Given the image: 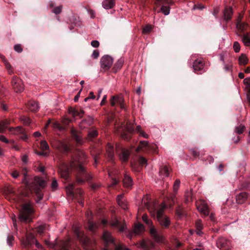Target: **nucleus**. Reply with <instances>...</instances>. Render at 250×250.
Here are the masks:
<instances>
[{
	"label": "nucleus",
	"instance_id": "obj_1",
	"mask_svg": "<svg viewBox=\"0 0 250 250\" xmlns=\"http://www.w3.org/2000/svg\"><path fill=\"white\" fill-rule=\"evenodd\" d=\"M85 159V155L82 151L77 152V156L73 158L70 164V167L63 164L59 168V172L61 177L65 180L69 177V170L71 168H76L78 173L77 175V182L79 184H83L85 181L92 178L90 173H87L85 167L83 166V161Z\"/></svg>",
	"mask_w": 250,
	"mask_h": 250
},
{
	"label": "nucleus",
	"instance_id": "obj_2",
	"mask_svg": "<svg viewBox=\"0 0 250 250\" xmlns=\"http://www.w3.org/2000/svg\"><path fill=\"white\" fill-rule=\"evenodd\" d=\"M22 183L25 184L30 191H34L37 196V202H39L42 200L43 195L40 192L41 188H43L45 185V181L42 179L36 177L34 180L31 183H28L26 179L24 178L22 181Z\"/></svg>",
	"mask_w": 250,
	"mask_h": 250
},
{
	"label": "nucleus",
	"instance_id": "obj_3",
	"mask_svg": "<svg viewBox=\"0 0 250 250\" xmlns=\"http://www.w3.org/2000/svg\"><path fill=\"white\" fill-rule=\"evenodd\" d=\"M142 220L150 227V233L155 241L157 243H163V236L158 233L156 229L152 225V221L148 219L147 215L144 214L142 216Z\"/></svg>",
	"mask_w": 250,
	"mask_h": 250
},
{
	"label": "nucleus",
	"instance_id": "obj_4",
	"mask_svg": "<svg viewBox=\"0 0 250 250\" xmlns=\"http://www.w3.org/2000/svg\"><path fill=\"white\" fill-rule=\"evenodd\" d=\"M33 213V210L30 204H24L20 212L19 218L21 222H29L30 221V216Z\"/></svg>",
	"mask_w": 250,
	"mask_h": 250
},
{
	"label": "nucleus",
	"instance_id": "obj_5",
	"mask_svg": "<svg viewBox=\"0 0 250 250\" xmlns=\"http://www.w3.org/2000/svg\"><path fill=\"white\" fill-rule=\"evenodd\" d=\"M113 62V59L111 56L104 55L100 60L101 67L104 70H108L112 66Z\"/></svg>",
	"mask_w": 250,
	"mask_h": 250
},
{
	"label": "nucleus",
	"instance_id": "obj_6",
	"mask_svg": "<svg viewBox=\"0 0 250 250\" xmlns=\"http://www.w3.org/2000/svg\"><path fill=\"white\" fill-rule=\"evenodd\" d=\"M74 232L78 239L81 242L83 248L85 249H88L90 243L89 239L83 233H82L78 228L74 229Z\"/></svg>",
	"mask_w": 250,
	"mask_h": 250
},
{
	"label": "nucleus",
	"instance_id": "obj_7",
	"mask_svg": "<svg viewBox=\"0 0 250 250\" xmlns=\"http://www.w3.org/2000/svg\"><path fill=\"white\" fill-rule=\"evenodd\" d=\"M12 85L16 92H21L24 90L23 82L20 79L14 77L12 80Z\"/></svg>",
	"mask_w": 250,
	"mask_h": 250
},
{
	"label": "nucleus",
	"instance_id": "obj_8",
	"mask_svg": "<svg viewBox=\"0 0 250 250\" xmlns=\"http://www.w3.org/2000/svg\"><path fill=\"white\" fill-rule=\"evenodd\" d=\"M197 209L205 216L209 214V210L207 203L204 200H200L196 203Z\"/></svg>",
	"mask_w": 250,
	"mask_h": 250
},
{
	"label": "nucleus",
	"instance_id": "obj_9",
	"mask_svg": "<svg viewBox=\"0 0 250 250\" xmlns=\"http://www.w3.org/2000/svg\"><path fill=\"white\" fill-rule=\"evenodd\" d=\"M124 100L122 96H112L110 100L111 106H114L116 104H118L120 105L121 108H124L123 104Z\"/></svg>",
	"mask_w": 250,
	"mask_h": 250
},
{
	"label": "nucleus",
	"instance_id": "obj_10",
	"mask_svg": "<svg viewBox=\"0 0 250 250\" xmlns=\"http://www.w3.org/2000/svg\"><path fill=\"white\" fill-rule=\"evenodd\" d=\"M102 239L104 242L105 245L113 243L114 242L113 237L111 233L107 231H104V232L102 236Z\"/></svg>",
	"mask_w": 250,
	"mask_h": 250
},
{
	"label": "nucleus",
	"instance_id": "obj_11",
	"mask_svg": "<svg viewBox=\"0 0 250 250\" xmlns=\"http://www.w3.org/2000/svg\"><path fill=\"white\" fill-rule=\"evenodd\" d=\"M117 201L119 206L123 209L126 210L127 209V203L124 199L123 194H120L117 196Z\"/></svg>",
	"mask_w": 250,
	"mask_h": 250
},
{
	"label": "nucleus",
	"instance_id": "obj_12",
	"mask_svg": "<svg viewBox=\"0 0 250 250\" xmlns=\"http://www.w3.org/2000/svg\"><path fill=\"white\" fill-rule=\"evenodd\" d=\"M204 62L203 59H199L195 60L193 64V67L196 72L202 70L204 68Z\"/></svg>",
	"mask_w": 250,
	"mask_h": 250
},
{
	"label": "nucleus",
	"instance_id": "obj_13",
	"mask_svg": "<svg viewBox=\"0 0 250 250\" xmlns=\"http://www.w3.org/2000/svg\"><path fill=\"white\" fill-rule=\"evenodd\" d=\"M140 247L145 250H151L155 248V244L150 241H143L140 243Z\"/></svg>",
	"mask_w": 250,
	"mask_h": 250
},
{
	"label": "nucleus",
	"instance_id": "obj_14",
	"mask_svg": "<svg viewBox=\"0 0 250 250\" xmlns=\"http://www.w3.org/2000/svg\"><path fill=\"white\" fill-rule=\"evenodd\" d=\"M157 221L161 226L165 228H168L170 224L169 218L166 215L158 218Z\"/></svg>",
	"mask_w": 250,
	"mask_h": 250
},
{
	"label": "nucleus",
	"instance_id": "obj_15",
	"mask_svg": "<svg viewBox=\"0 0 250 250\" xmlns=\"http://www.w3.org/2000/svg\"><path fill=\"white\" fill-rule=\"evenodd\" d=\"M93 119L92 117H89L86 119L83 120L80 124V127L81 129L85 128L93 124Z\"/></svg>",
	"mask_w": 250,
	"mask_h": 250
},
{
	"label": "nucleus",
	"instance_id": "obj_16",
	"mask_svg": "<svg viewBox=\"0 0 250 250\" xmlns=\"http://www.w3.org/2000/svg\"><path fill=\"white\" fill-rule=\"evenodd\" d=\"M68 113L72 115V116L75 118L76 117H82L84 113V111L83 110L79 111L78 110L73 108L72 107H70L68 109Z\"/></svg>",
	"mask_w": 250,
	"mask_h": 250
},
{
	"label": "nucleus",
	"instance_id": "obj_17",
	"mask_svg": "<svg viewBox=\"0 0 250 250\" xmlns=\"http://www.w3.org/2000/svg\"><path fill=\"white\" fill-rule=\"evenodd\" d=\"M4 194L6 198L10 199L11 197H14L15 195V191L12 187L9 186L5 188Z\"/></svg>",
	"mask_w": 250,
	"mask_h": 250
},
{
	"label": "nucleus",
	"instance_id": "obj_18",
	"mask_svg": "<svg viewBox=\"0 0 250 250\" xmlns=\"http://www.w3.org/2000/svg\"><path fill=\"white\" fill-rule=\"evenodd\" d=\"M123 183L125 187L129 188L132 186V180L131 178L125 174L123 179Z\"/></svg>",
	"mask_w": 250,
	"mask_h": 250
},
{
	"label": "nucleus",
	"instance_id": "obj_19",
	"mask_svg": "<svg viewBox=\"0 0 250 250\" xmlns=\"http://www.w3.org/2000/svg\"><path fill=\"white\" fill-rule=\"evenodd\" d=\"M114 4V0H104L102 3L103 7L106 9L112 8Z\"/></svg>",
	"mask_w": 250,
	"mask_h": 250
},
{
	"label": "nucleus",
	"instance_id": "obj_20",
	"mask_svg": "<svg viewBox=\"0 0 250 250\" xmlns=\"http://www.w3.org/2000/svg\"><path fill=\"white\" fill-rule=\"evenodd\" d=\"M159 173L162 178L167 177L169 175V168L166 166H162L161 167Z\"/></svg>",
	"mask_w": 250,
	"mask_h": 250
},
{
	"label": "nucleus",
	"instance_id": "obj_21",
	"mask_svg": "<svg viewBox=\"0 0 250 250\" xmlns=\"http://www.w3.org/2000/svg\"><path fill=\"white\" fill-rule=\"evenodd\" d=\"M10 120L9 119H4L0 122V132H3L7 127V125L10 124Z\"/></svg>",
	"mask_w": 250,
	"mask_h": 250
},
{
	"label": "nucleus",
	"instance_id": "obj_22",
	"mask_svg": "<svg viewBox=\"0 0 250 250\" xmlns=\"http://www.w3.org/2000/svg\"><path fill=\"white\" fill-rule=\"evenodd\" d=\"M28 108L31 111L36 112L38 110L39 106L38 103L32 101H30L28 103Z\"/></svg>",
	"mask_w": 250,
	"mask_h": 250
},
{
	"label": "nucleus",
	"instance_id": "obj_23",
	"mask_svg": "<svg viewBox=\"0 0 250 250\" xmlns=\"http://www.w3.org/2000/svg\"><path fill=\"white\" fill-rule=\"evenodd\" d=\"M145 229L143 225L138 224L135 226L133 232L135 234H140L144 232Z\"/></svg>",
	"mask_w": 250,
	"mask_h": 250
},
{
	"label": "nucleus",
	"instance_id": "obj_24",
	"mask_svg": "<svg viewBox=\"0 0 250 250\" xmlns=\"http://www.w3.org/2000/svg\"><path fill=\"white\" fill-rule=\"evenodd\" d=\"M232 15V9L231 7H228L225 8L224 11V19L226 21H228L230 19L231 15Z\"/></svg>",
	"mask_w": 250,
	"mask_h": 250
},
{
	"label": "nucleus",
	"instance_id": "obj_25",
	"mask_svg": "<svg viewBox=\"0 0 250 250\" xmlns=\"http://www.w3.org/2000/svg\"><path fill=\"white\" fill-rule=\"evenodd\" d=\"M166 208V206L165 204H162L159 208H158L156 211V216L157 219H158L159 217H162L165 216V215L164 214V210Z\"/></svg>",
	"mask_w": 250,
	"mask_h": 250
},
{
	"label": "nucleus",
	"instance_id": "obj_26",
	"mask_svg": "<svg viewBox=\"0 0 250 250\" xmlns=\"http://www.w3.org/2000/svg\"><path fill=\"white\" fill-rule=\"evenodd\" d=\"M26 239L27 244L31 245L32 243H34L35 242L36 246L38 248L40 247V244L37 242L36 240L35 239L34 236L33 234H30L29 236H28Z\"/></svg>",
	"mask_w": 250,
	"mask_h": 250
},
{
	"label": "nucleus",
	"instance_id": "obj_27",
	"mask_svg": "<svg viewBox=\"0 0 250 250\" xmlns=\"http://www.w3.org/2000/svg\"><path fill=\"white\" fill-rule=\"evenodd\" d=\"M129 156V152L128 150L125 149H123L122 153L120 156V158L122 161H126Z\"/></svg>",
	"mask_w": 250,
	"mask_h": 250
},
{
	"label": "nucleus",
	"instance_id": "obj_28",
	"mask_svg": "<svg viewBox=\"0 0 250 250\" xmlns=\"http://www.w3.org/2000/svg\"><path fill=\"white\" fill-rule=\"evenodd\" d=\"M58 145L56 146L58 149L66 152L69 149V146L59 141L58 142Z\"/></svg>",
	"mask_w": 250,
	"mask_h": 250
},
{
	"label": "nucleus",
	"instance_id": "obj_29",
	"mask_svg": "<svg viewBox=\"0 0 250 250\" xmlns=\"http://www.w3.org/2000/svg\"><path fill=\"white\" fill-rule=\"evenodd\" d=\"M106 152L108 156L112 159L114 157L113 147L111 144H108L106 148Z\"/></svg>",
	"mask_w": 250,
	"mask_h": 250
},
{
	"label": "nucleus",
	"instance_id": "obj_30",
	"mask_svg": "<svg viewBox=\"0 0 250 250\" xmlns=\"http://www.w3.org/2000/svg\"><path fill=\"white\" fill-rule=\"evenodd\" d=\"M124 63V59L122 58H120L115 63L114 66V69L116 71L120 69L122 67Z\"/></svg>",
	"mask_w": 250,
	"mask_h": 250
},
{
	"label": "nucleus",
	"instance_id": "obj_31",
	"mask_svg": "<svg viewBox=\"0 0 250 250\" xmlns=\"http://www.w3.org/2000/svg\"><path fill=\"white\" fill-rule=\"evenodd\" d=\"M73 188L74 184H69L66 187V191L68 196L71 197H73L74 196Z\"/></svg>",
	"mask_w": 250,
	"mask_h": 250
},
{
	"label": "nucleus",
	"instance_id": "obj_32",
	"mask_svg": "<svg viewBox=\"0 0 250 250\" xmlns=\"http://www.w3.org/2000/svg\"><path fill=\"white\" fill-rule=\"evenodd\" d=\"M248 62V60L244 54H242L239 58V63L240 65H245Z\"/></svg>",
	"mask_w": 250,
	"mask_h": 250
},
{
	"label": "nucleus",
	"instance_id": "obj_33",
	"mask_svg": "<svg viewBox=\"0 0 250 250\" xmlns=\"http://www.w3.org/2000/svg\"><path fill=\"white\" fill-rule=\"evenodd\" d=\"M98 224L96 223H94L91 221L90 220H88V228L89 230L91 231H94L98 228Z\"/></svg>",
	"mask_w": 250,
	"mask_h": 250
},
{
	"label": "nucleus",
	"instance_id": "obj_34",
	"mask_svg": "<svg viewBox=\"0 0 250 250\" xmlns=\"http://www.w3.org/2000/svg\"><path fill=\"white\" fill-rule=\"evenodd\" d=\"M248 27V24L245 22H240L236 23V28L237 29L241 31L245 30Z\"/></svg>",
	"mask_w": 250,
	"mask_h": 250
},
{
	"label": "nucleus",
	"instance_id": "obj_35",
	"mask_svg": "<svg viewBox=\"0 0 250 250\" xmlns=\"http://www.w3.org/2000/svg\"><path fill=\"white\" fill-rule=\"evenodd\" d=\"M98 134L97 131L95 129L92 128L88 133V139L91 140L93 138L96 137Z\"/></svg>",
	"mask_w": 250,
	"mask_h": 250
},
{
	"label": "nucleus",
	"instance_id": "obj_36",
	"mask_svg": "<svg viewBox=\"0 0 250 250\" xmlns=\"http://www.w3.org/2000/svg\"><path fill=\"white\" fill-rule=\"evenodd\" d=\"M58 245H59V247L62 250H68L67 249L68 246L69 245V242L68 241H60Z\"/></svg>",
	"mask_w": 250,
	"mask_h": 250
},
{
	"label": "nucleus",
	"instance_id": "obj_37",
	"mask_svg": "<svg viewBox=\"0 0 250 250\" xmlns=\"http://www.w3.org/2000/svg\"><path fill=\"white\" fill-rule=\"evenodd\" d=\"M196 233L198 235H200L201 234V229L203 228V225L202 224V222L200 220H198L196 222Z\"/></svg>",
	"mask_w": 250,
	"mask_h": 250
},
{
	"label": "nucleus",
	"instance_id": "obj_38",
	"mask_svg": "<svg viewBox=\"0 0 250 250\" xmlns=\"http://www.w3.org/2000/svg\"><path fill=\"white\" fill-rule=\"evenodd\" d=\"M245 126L241 124L236 126L235 128V132L238 134H241L244 131Z\"/></svg>",
	"mask_w": 250,
	"mask_h": 250
},
{
	"label": "nucleus",
	"instance_id": "obj_39",
	"mask_svg": "<svg viewBox=\"0 0 250 250\" xmlns=\"http://www.w3.org/2000/svg\"><path fill=\"white\" fill-rule=\"evenodd\" d=\"M71 134L73 138L78 143H81L82 142L81 137L77 134V133L75 129H72Z\"/></svg>",
	"mask_w": 250,
	"mask_h": 250
},
{
	"label": "nucleus",
	"instance_id": "obj_40",
	"mask_svg": "<svg viewBox=\"0 0 250 250\" xmlns=\"http://www.w3.org/2000/svg\"><path fill=\"white\" fill-rule=\"evenodd\" d=\"M47 229V226L45 224L42 225L38 227L36 229L37 232L40 234H42L43 231Z\"/></svg>",
	"mask_w": 250,
	"mask_h": 250
},
{
	"label": "nucleus",
	"instance_id": "obj_41",
	"mask_svg": "<svg viewBox=\"0 0 250 250\" xmlns=\"http://www.w3.org/2000/svg\"><path fill=\"white\" fill-rule=\"evenodd\" d=\"M242 41L246 46H248L250 45V38L248 35H245L243 36Z\"/></svg>",
	"mask_w": 250,
	"mask_h": 250
},
{
	"label": "nucleus",
	"instance_id": "obj_42",
	"mask_svg": "<svg viewBox=\"0 0 250 250\" xmlns=\"http://www.w3.org/2000/svg\"><path fill=\"white\" fill-rule=\"evenodd\" d=\"M125 128L129 133H132L134 131L133 125L130 122H128L126 123V125Z\"/></svg>",
	"mask_w": 250,
	"mask_h": 250
},
{
	"label": "nucleus",
	"instance_id": "obj_43",
	"mask_svg": "<svg viewBox=\"0 0 250 250\" xmlns=\"http://www.w3.org/2000/svg\"><path fill=\"white\" fill-rule=\"evenodd\" d=\"M5 67L6 69L7 70L9 74H11L14 73V69L12 67V66L10 64V63L7 61L5 62V63H4Z\"/></svg>",
	"mask_w": 250,
	"mask_h": 250
},
{
	"label": "nucleus",
	"instance_id": "obj_44",
	"mask_svg": "<svg viewBox=\"0 0 250 250\" xmlns=\"http://www.w3.org/2000/svg\"><path fill=\"white\" fill-rule=\"evenodd\" d=\"M40 148L42 150H46L49 149V146L45 141H42L40 144Z\"/></svg>",
	"mask_w": 250,
	"mask_h": 250
},
{
	"label": "nucleus",
	"instance_id": "obj_45",
	"mask_svg": "<svg viewBox=\"0 0 250 250\" xmlns=\"http://www.w3.org/2000/svg\"><path fill=\"white\" fill-rule=\"evenodd\" d=\"M243 82L245 84V90L250 89V78H246L244 79Z\"/></svg>",
	"mask_w": 250,
	"mask_h": 250
},
{
	"label": "nucleus",
	"instance_id": "obj_46",
	"mask_svg": "<svg viewBox=\"0 0 250 250\" xmlns=\"http://www.w3.org/2000/svg\"><path fill=\"white\" fill-rule=\"evenodd\" d=\"M148 142L146 141H143L140 142V145L136 148V151L139 152L142 147L147 146Z\"/></svg>",
	"mask_w": 250,
	"mask_h": 250
},
{
	"label": "nucleus",
	"instance_id": "obj_47",
	"mask_svg": "<svg viewBox=\"0 0 250 250\" xmlns=\"http://www.w3.org/2000/svg\"><path fill=\"white\" fill-rule=\"evenodd\" d=\"M21 121L22 122V123L25 125H29L31 123L30 119L29 118L26 117H21Z\"/></svg>",
	"mask_w": 250,
	"mask_h": 250
},
{
	"label": "nucleus",
	"instance_id": "obj_48",
	"mask_svg": "<svg viewBox=\"0 0 250 250\" xmlns=\"http://www.w3.org/2000/svg\"><path fill=\"white\" fill-rule=\"evenodd\" d=\"M161 11L165 15H168L169 13V7L168 6H162Z\"/></svg>",
	"mask_w": 250,
	"mask_h": 250
},
{
	"label": "nucleus",
	"instance_id": "obj_49",
	"mask_svg": "<svg viewBox=\"0 0 250 250\" xmlns=\"http://www.w3.org/2000/svg\"><path fill=\"white\" fill-rule=\"evenodd\" d=\"M233 49L236 53L239 52L240 50V45L237 42H235L233 43Z\"/></svg>",
	"mask_w": 250,
	"mask_h": 250
},
{
	"label": "nucleus",
	"instance_id": "obj_50",
	"mask_svg": "<svg viewBox=\"0 0 250 250\" xmlns=\"http://www.w3.org/2000/svg\"><path fill=\"white\" fill-rule=\"evenodd\" d=\"M180 185V181L179 179L176 180L173 186V190L174 191L176 192L177 191L179 188Z\"/></svg>",
	"mask_w": 250,
	"mask_h": 250
},
{
	"label": "nucleus",
	"instance_id": "obj_51",
	"mask_svg": "<svg viewBox=\"0 0 250 250\" xmlns=\"http://www.w3.org/2000/svg\"><path fill=\"white\" fill-rule=\"evenodd\" d=\"M13 241H14V237L12 235H9L7 236V243L9 246H12Z\"/></svg>",
	"mask_w": 250,
	"mask_h": 250
},
{
	"label": "nucleus",
	"instance_id": "obj_52",
	"mask_svg": "<svg viewBox=\"0 0 250 250\" xmlns=\"http://www.w3.org/2000/svg\"><path fill=\"white\" fill-rule=\"evenodd\" d=\"M241 197H242L243 198H247V194L246 193H240L239 195H238L237 196V202L239 204H241L242 203V202H241L239 200V199L241 198Z\"/></svg>",
	"mask_w": 250,
	"mask_h": 250
},
{
	"label": "nucleus",
	"instance_id": "obj_53",
	"mask_svg": "<svg viewBox=\"0 0 250 250\" xmlns=\"http://www.w3.org/2000/svg\"><path fill=\"white\" fill-rule=\"evenodd\" d=\"M139 161L140 164L141 165H143V166H146L147 165V160L146 158H145L143 157H142V156L140 157L139 159Z\"/></svg>",
	"mask_w": 250,
	"mask_h": 250
},
{
	"label": "nucleus",
	"instance_id": "obj_54",
	"mask_svg": "<svg viewBox=\"0 0 250 250\" xmlns=\"http://www.w3.org/2000/svg\"><path fill=\"white\" fill-rule=\"evenodd\" d=\"M22 133V129L21 126H17L15 128L14 132H13L14 134L17 135L20 133Z\"/></svg>",
	"mask_w": 250,
	"mask_h": 250
},
{
	"label": "nucleus",
	"instance_id": "obj_55",
	"mask_svg": "<svg viewBox=\"0 0 250 250\" xmlns=\"http://www.w3.org/2000/svg\"><path fill=\"white\" fill-rule=\"evenodd\" d=\"M62 10V6H59L58 7H56L54 8L53 10V12L56 14H58L61 13Z\"/></svg>",
	"mask_w": 250,
	"mask_h": 250
},
{
	"label": "nucleus",
	"instance_id": "obj_56",
	"mask_svg": "<svg viewBox=\"0 0 250 250\" xmlns=\"http://www.w3.org/2000/svg\"><path fill=\"white\" fill-rule=\"evenodd\" d=\"M118 224H119V221L117 218H114L110 222V225L112 227H118Z\"/></svg>",
	"mask_w": 250,
	"mask_h": 250
},
{
	"label": "nucleus",
	"instance_id": "obj_57",
	"mask_svg": "<svg viewBox=\"0 0 250 250\" xmlns=\"http://www.w3.org/2000/svg\"><path fill=\"white\" fill-rule=\"evenodd\" d=\"M58 188V183L56 179H54L51 184V188L53 190H56Z\"/></svg>",
	"mask_w": 250,
	"mask_h": 250
},
{
	"label": "nucleus",
	"instance_id": "obj_58",
	"mask_svg": "<svg viewBox=\"0 0 250 250\" xmlns=\"http://www.w3.org/2000/svg\"><path fill=\"white\" fill-rule=\"evenodd\" d=\"M151 29L152 27L150 25H146L143 28V32L144 33H149L151 30Z\"/></svg>",
	"mask_w": 250,
	"mask_h": 250
},
{
	"label": "nucleus",
	"instance_id": "obj_59",
	"mask_svg": "<svg viewBox=\"0 0 250 250\" xmlns=\"http://www.w3.org/2000/svg\"><path fill=\"white\" fill-rule=\"evenodd\" d=\"M115 250H130L128 248H125L123 245H119L115 247Z\"/></svg>",
	"mask_w": 250,
	"mask_h": 250
},
{
	"label": "nucleus",
	"instance_id": "obj_60",
	"mask_svg": "<svg viewBox=\"0 0 250 250\" xmlns=\"http://www.w3.org/2000/svg\"><path fill=\"white\" fill-rule=\"evenodd\" d=\"M15 50L19 53L22 52V49L20 44H16L14 46Z\"/></svg>",
	"mask_w": 250,
	"mask_h": 250
},
{
	"label": "nucleus",
	"instance_id": "obj_61",
	"mask_svg": "<svg viewBox=\"0 0 250 250\" xmlns=\"http://www.w3.org/2000/svg\"><path fill=\"white\" fill-rule=\"evenodd\" d=\"M91 45L94 47H98L100 45V43L98 41H93L91 42Z\"/></svg>",
	"mask_w": 250,
	"mask_h": 250
},
{
	"label": "nucleus",
	"instance_id": "obj_62",
	"mask_svg": "<svg viewBox=\"0 0 250 250\" xmlns=\"http://www.w3.org/2000/svg\"><path fill=\"white\" fill-rule=\"evenodd\" d=\"M191 154L194 157H197L199 154V152L194 149H192L190 150Z\"/></svg>",
	"mask_w": 250,
	"mask_h": 250
},
{
	"label": "nucleus",
	"instance_id": "obj_63",
	"mask_svg": "<svg viewBox=\"0 0 250 250\" xmlns=\"http://www.w3.org/2000/svg\"><path fill=\"white\" fill-rule=\"evenodd\" d=\"M92 56L94 59H97L99 56V52L97 50H94Z\"/></svg>",
	"mask_w": 250,
	"mask_h": 250
},
{
	"label": "nucleus",
	"instance_id": "obj_64",
	"mask_svg": "<svg viewBox=\"0 0 250 250\" xmlns=\"http://www.w3.org/2000/svg\"><path fill=\"white\" fill-rule=\"evenodd\" d=\"M72 120L68 118L64 117L63 119L62 122L64 125H67L70 122H71Z\"/></svg>",
	"mask_w": 250,
	"mask_h": 250
}]
</instances>
